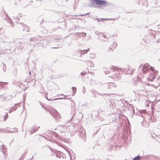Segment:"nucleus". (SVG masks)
Instances as JSON below:
<instances>
[{"instance_id": "f257e3e1", "label": "nucleus", "mask_w": 160, "mask_h": 160, "mask_svg": "<svg viewBox=\"0 0 160 160\" xmlns=\"http://www.w3.org/2000/svg\"><path fill=\"white\" fill-rule=\"evenodd\" d=\"M147 72L150 73V74L148 78V81H152L153 79H154L158 72L156 71L155 70L153 67H151L147 69Z\"/></svg>"}, {"instance_id": "f03ea898", "label": "nucleus", "mask_w": 160, "mask_h": 160, "mask_svg": "<svg viewBox=\"0 0 160 160\" xmlns=\"http://www.w3.org/2000/svg\"><path fill=\"white\" fill-rule=\"evenodd\" d=\"M94 2L98 5H104L107 3L106 1L101 0H94Z\"/></svg>"}, {"instance_id": "7ed1b4c3", "label": "nucleus", "mask_w": 160, "mask_h": 160, "mask_svg": "<svg viewBox=\"0 0 160 160\" xmlns=\"http://www.w3.org/2000/svg\"><path fill=\"white\" fill-rule=\"evenodd\" d=\"M117 46L116 43H113L109 48L108 50V52H111L112 51V50L115 48Z\"/></svg>"}, {"instance_id": "20e7f679", "label": "nucleus", "mask_w": 160, "mask_h": 160, "mask_svg": "<svg viewBox=\"0 0 160 160\" xmlns=\"http://www.w3.org/2000/svg\"><path fill=\"white\" fill-rule=\"evenodd\" d=\"M31 130H30V133L31 134H32L33 133L35 132L36 131H37L38 129V128H31Z\"/></svg>"}, {"instance_id": "39448f33", "label": "nucleus", "mask_w": 160, "mask_h": 160, "mask_svg": "<svg viewBox=\"0 0 160 160\" xmlns=\"http://www.w3.org/2000/svg\"><path fill=\"white\" fill-rule=\"evenodd\" d=\"M112 69L114 70V71H116V70L118 71H119V70H120V69H119L118 68L115 67H112Z\"/></svg>"}, {"instance_id": "423d86ee", "label": "nucleus", "mask_w": 160, "mask_h": 160, "mask_svg": "<svg viewBox=\"0 0 160 160\" xmlns=\"http://www.w3.org/2000/svg\"><path fill=\"white\" fill-rule=\"evenodd\" d=\"M141 158V157L140 155H138V156L135 157L133 159V160H138L140 159Z\"/></svg>"}, {"instance_id": "0eeeda50", "label": "nucleus", "mask_w": 160, "mask_h": 160, "mask_svg": "<svg viewBox=\"0 0 160 160\" xmlns=\"http://www.w3.org/2000/svg\"><path fill=\"white\" fill-rule=\"evenodd\" d=\"M149 66V64L147 63L145 64L144 65L143 67V69L144 70L145 68H148Z\"/></svg>"}, {"instance_id": "6e6552de", "label": "nucleus", "mask_w": 160, "mask_h": 160, "mask_svg": "<svg viewBox=\"0 0 160 160\" xmlns=\"http://www.w3.org/2000/svg\"><path fill=\"white\" fill-rule=\"evenodd\" d=\"M8 117V113H6L5 115H4V121L6 120Z\"/></svg>"}, {"instance_id": "1a4fd4ad", "label": "nucleus", "mask_w": 160, "mask_h": 160, "mask_svg": "<svg viewBox=\"0 0 160 160\" xmlns=\"http://www.w3.org/2000/svg\"><path fill=\"white\" fill-rule=\"evenodd\" d=\"M87 72L86 71L84 72H82L81 73V74L82 76H84L86 74Z\"/></svg>"}, {"instance_id": "9d476101", "label": "nucleus", "mask_w": 160, "mask_h": 160, "mask_svg": "<svg viewBox=\"0 0 160 160\" xmlns=\"http://www.w3.org/2000/svg\"><path fill=\"white\" fill-rule=\"evenodd\" d=\"M13 129L14 131H12L13 132H18V130L17 128H14Z\"/></svg>"}, {"instance_id": "9b49d317", "label": "nucleus", "mask_w": 160, "mask_h": 160, "mask_svg": "<svg viewBox=\"0 0 160 160\" xmlns=\"http://www.w3.org/2000/svg\"><path fill=\"white\" fill-rule=\"evenodd\" d=\"M89 49L88 50H84L83 51V53H87L89 51Z\"/></svg>"}, {"instance_id": "f8f14e48", "label": "nucleus", "mask_w": 160, "mask_h": 160, "mask_svg": "<svg viewBox=\"0 0 160 160\" xmlns=\"http://www.w3.org/2000/svg\"><path fill=\"white\" fill-rule=\"evenodd\" d=\"M87 64L88 65V66H89V64H93V62L91 61H88L87 62Z\"/></svg>"}, {"instance_id": "ddd939ff", "label": "nucleus", "mask_w": 160, "mask_h": 160, "mask_svg": "<svg viewBox=\"0 0 160 160\" xmlns=\"http://www.w3.org/2000/svg\"><path fill=\"white\" fill-rule=\"evenodd\" d=\"M11 97L13 98L15 96V94H13L12 95H11Z\"/></svg>"}, {"instance_id": "4468645a", "label": "nucleus", "mask_w": 160, "mask_h": 160, "mask_svg": "<svg viewBox=\"0 0 160 160\" xmlns=\"http://www.w3.org/2000/svg\"><path fill=\"white\" fill-rule=\"evenodd\" d=\"M72 89H73V91H75V92H76V88H72Z\"/></svg>"}, {"instance_id": "2eb2a0df", "label": "nucleus", "mask_w": 160, "mask_h": 160, "mask_svg": "<svg viewBox=\"0 0 160 160\" xmlns=\"http://www.w3.org/2000/svg\"><path fill=\"white\" fill-rule=\"evenodd\" d=\"M2 129H0V132H2Z\"/></svg>"}, {"instance_id": "dca6fc26", "label": "nucleus", "mask_w": 160, "mask_h": 160, "mask_svg": "<svg viewBox=\"0 0 160 160\" xmlns=\"http://www.w3.org/2000/svg\"><path fill=\"white\" fill-rule=\"evenodd\" d=\"M103 36H104V37H105V38H106L107 37L106 36H105L104 35Z\"/></svg>"}]
</instances>
